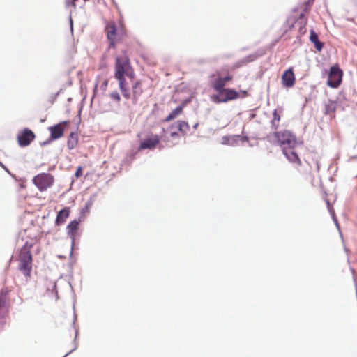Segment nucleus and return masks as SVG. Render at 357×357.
Wrapping results in <instances>:
<instances>
[{
  "label": "nucleus",
  "instance_id": "nucleus-1",
  "mask_svg": "<svg viewBox=\"0 0 357 357\" xmlns=\"http://www.w3.org/2000/svg\"><path fill=\"white\" fill-rule=\"evenodd\" d=\"M126 76L130 79H133L135 77V71L130 64L128 56L126 53H123L116 58L114 77L119 82V86L123 96L126 99H130L131 94L126 86Z\"/></svg>",
  "mask_w": 357,
  "mask_h": 357
},
{
  "label": "nucleus",
  "instance_id": "nucleus-2",
  "mask_svg": "<svg viewBox=\"0 0 357 357\" xmlns=\"http://www.w3.org/2000/svg\"><path fill=\"white\" fill-rule=\"evenodd\" d=\"M32 247L33 243L26 242L20 253L19 269L26 277H30L32 270Z\"/></svg>",
  "mask_w": 357,
  "mask_h": 357
},
{
  "label": "nucleus",
  "instance_id": "nucleus-3",
  "mask_svg": "<svg viewBox=\"0 0 357 357\" xmlns=\"http://www.w3.org/2000/svg\"><path fill=\"white\" fill-rule=\"evenodd\" d=\"M105 30L109 41V47H115L116 43L126 36V28L121 21H119L118 27L114 22H107Z\"/></svg>",
  "mask_w": 357,
  "mask_h": 357
},
{
  "label": "nucleus",
  "instance_id": "nucleus-4",
  "mask_svg": "<svg viewBox=\"0 0 357 357\" xmlns=\"http://www.w3.org/2000/svg\"><path fill=\"white\" fill-rule=\"evenodd\" d=\"M273 137L282 151L284 149H294L297 146L296 137L289 130L276 131L273 133Z\"/></svg>",
  "mask_w": 357,
  "mask_h": 357
},
{
  "label": "nucleus",
  "instance_id": "nucleus-5",
  "mask_svg": "<svg viewBox=\"0 0 357 357\" xmlns=\"http://www.w3.org/2000/svg\"><path fill=\"white\" fill-rule=\"evenodd\" d=\"M10 290L7 288H3L0 291V324H3L9 314Z\"/></svg>",
  "mask_w": 357,
  "mask_h": 357
},
{
  "label": "nucleus",
  "instance_id": "nucleus-6",
  "mask_svg": "<svg viewBox=\"0 0 357 357\" xmlns=\"http://www.w3.org/2000/svg\"><path fill=\"white\" fill-rule=\"evenodd\" d=\"M54 182V176L49 173H41L33 178V183L38 189L43 192L52 186Z\"/></svg>",
  "mask_w": 357,
  "mask_h": 357
},
{
  "label": "nucleus",
  "instance_id": "nucleus-7",
  "mask_svg": "<svg viewBox=\"0 0 357 357\" xmlns=\"http://www.w3.org/2000/svg\"><path fill=\"white\" fill-rule=\"evenodd\" d=\"M342 76L343 71L337 64L331 66L328 73V85L331 88H337L342 82Z\"/></svg>",
  "mask_w": 357,
  "mask_h": 357
},
{
  "label": "nucleus",
  "instance_id": "nucleus-8",
  "mask_svg": "<svg viewBox=\"0 0 357 357\" xmlns=\"http://www.w3.org/2000/svg\"><path fill=\"white\" fill-rule=\"evenodd\" d=\"M241 98V93L232 89H225L221 95H213L211 97L212 101L216 103L227 102Z\"/></svg>",
  "mask_w": 357,
  "mask_h": 357
},
{
  "label": "nucleus",
  "instance_id": "nucleus-9",
  "mask_svg": "<svg viewBox=\"0 0 357 357\" xmlns=\"http://www.w3.org/2000/svg\"><path fill=\"white\" fill-rule=\"evenodd\" d=\"M35 139V134L29 129L25 128L17 136V142L20 146H27Z\"/></svg>",
  "mask_w": 357,
  "mask_h": 357
},
{
  "label": "nucleus",
  "instance_id": "nucleus-10",
  "mask_svg": "<svg viewBox=\"0 0 357 357\" xmlns=\"http://www.w3.org/2000/svg\"><path fill=\"white\" fill-rule=\"evenodd\" d=\"M68 124V121H65L50 127L49 130L50 132V139L52 140H55L63 137L64 128Z\"/></svg>",
  "mask_w": 357,
  "mask_h": 357
},
{
  "label": "nucleus",
  "instance_id": "nucleus-11",
  "mask_svg": "<svg viewBox=\"0 0 357 357\" xmlns=\"http://www.w3.org/2000/svg\"><path fill=\"white\" fill-rule=\"evenodd\" d=\"M159 143L160 137L158 135H152L140 143L139 149H153Z\"/></svg>",
  "mask_w": 357,
  "mask_h": 357
},
{
  "label": "nucleus",
  "instance_id": "nucleus-12",
  "mask_svg": "<svg viewBox=\"0 0 357 357\" xmlns=\"http://www.w3.org/2000/svg\"><path fill=\"white\" fill-rule=\"evenodd\" d=\"M282 84L287 88H291L295 84V75L292 68L285 70L282 75Z\"/></svg>",
  "mask_w": 357,
  "mask_h": 357
},
{
  "label": "nucleus",
  "instance_id": "nucleus-13",
  "mask_svg": "<svg viewBox=\"0 0 357 357\" xmlns=\"http://www.w3.org/2000/svg\"><path fill=\"white\" fill-rule=\"evenodd\" d=\"M287 159L291 163H295L298 166L302 165V162L298 154L294 151V149H284L282 151Z\"/></svg>",
  "mask_w": 357,
  "mask_h": 357
},
{
  "label": "nucleus",
  "instance_id": "nucleus-14",
  "mask_svg": "<svg viewBox=\"0 0 357 357\" xmlns=\"http://www.w3.org/2000/svg\"><path fill=\"white\" fill-rule=\"evenodd\" d=\"M132 101L137 103L140 96L142 95L144 90L142 86V82L138 80L133 83L132 86Z\"/></svg>",
  "mask_w": 357,
  "mask_h": 357
},
{
  "label": "nucleus",
  "instance_id": "nucleus-15",
  "mask_svg": "<svg viewBox=\"0 0 357 357\" xmlns=\"http://www.w3.org/2000/svg\"><path fill=\"white\" fill-rule=\"evenodd\" d=\"M79 222L77 220H75L71 221L67 226L68 234L71 238L73 243L75 241V238L79 228Z\"/></svg>",
  "mask_w": 357,
  "mask_h": 357
},
{
  "label": "nucleus",
  "instance_id": "nucleus-16",
  "mask_svg": "<svg viewBox=\"0 0 357 357\" xmlns=\"http://www.w3.org/2000/svg\"><path fill=\"white\" fill-rule=\"evenodd\" d=\"M226 83L223 80L222 77L218 76L212 84L213 89L218 93V95H221L222 91L225 89V86Z\"/></svg>",
  "mask_w": 357,
  "mask_h": 357
},
{
  "label": "nucleus",
  "instance_id": "nucleus-17",
  "mask_svg": "<svg viewBox=\"0 0 357 357\" xmlns=\"http://www.w3.org/2000/svg\"><path fill=\"white\" fill-rule=\"evenodd\" d=\"M70 215V208L68 207L64 208L63 209L61 210L56 216V224L59 225L61 224H63L66 220L68 218Z\"/></svg>",
  "mask_w": 357,
  "mask_h": 357
},
{
  "label": "nucleus",
  "instance_id": "nucleus-18",
  "mask_svg": "<svg viewBox=\"0 0 357 357\" xmlns=\"http://www.w3.org/2000/svg\"><path fill=\"white\" fill-rule=\"evenodd\" d=\"M282 109H275L273 112V119L271 121V127L274 130H277L280 126V114Z\"/></svg>",
  "mask_w": 357,
  "mask_h": 357
},
{
  "label": "nucleus",
  "instance_id": "nucleus-19",
  "mask_svg": "<svg viewBox=\"0 0 357 357\" xmlns=\"http://www.w3.org/2000/svg\"><path fill=\"white\" fill-rule=\"evenodd\" d=\"M79 142L78 135L76 132H71L68 137L67 146L70 150L75 149Z\"/></svg>",
  "mask_w": 357,
  "mask_h": 357
},
{
  "label": "nucleus",
  "instance_id": "nucleus-20",
  "mask_svg": "<svg viewBox=\"0 0 357 357\" xmlns=\"http://www.w3.org/2000/svg\"><path fill=\"white\" fill-rule=\"evenodd\" d=\"M183 105H179L176 109L172 111V112L165 118L164 120L166 122H169L176 118H177L183 111Z\"/></svg>",
  "mask_w": 357,
  "mask_h": 357
},
{
  "label": "nucleus",
  "instance_id": "nucleus-21",
  "mask_svg": "<svg viewBox=\"0 0 357 357\" xmlns=\"http://www.w3.org/2000/svg\"><path fill=\"white\" fill-rule=\"evenodd\" d=\"M310 40L314 43L315 48L321 51L323 48V43L319 40L318 35L314 30L310 31Z\"/></svg>",
  "mask_w": 357,
  "mask_h": 357
},
{
  "label": "nucleus",
  "instance_id": "nucleus-22",
  "mask_svg": "<svg viewBox=\"0 0 357 357\" xmlns=\"http://www.w3.org/2000/svg\"><path fill=\"white\" fill-rule=\"evenodd\" d=\"M175 125L182 136L185 135L187 132L190 130V126L186 121H178Z\"/></svg>",
  "mask_w": 357,
  "mask_h": 357
},
{
  "label": "nucleus",
  "instance_id": "nucleus-23",
  "mask_svg": "<svg viewBox=\"0 0 357 357\" xmlns=\"http://www.w3.org/2000/svg\"><path fill=\"white\" fill-rule=\"evenodd\" d=\"M177 129L176 126L175 124H172L169 126L168 130H169L170 137L172 138H179L181 137V133L179 131H176Z\"/></svg>",
  "mask_w": 357,
  "mask_h": 357
},
{
  "label": "nucleus",
  "instance_id": "nucleus-24",
  "mask_svg": "<svg viewBox=\"0 0 357 357\" xmlns=\"http://www.w3.org/2000/svg\"><path fill=\"white\" fill-rule=\"evenodd\" d=\"M300 18L301 19H304L303 20V22H302L301 23V26L299 27V29H298V32L301 35H303L306 32V28H305V26H306V24H307V18L305 17V15L303 13H301L300 15Z\"/></svg>",
  "mask_w": 357,
  "mask_h": 357
},
{
  "label": "nucleus",
  "instance_id": "nucleus-25",
  "mask_svg": "<svg viewBox=\"0 0 357 357\" xmlns=\"http://www.w3.org/2000/svg\"><path fill=\"white\" fill-rule=\"evenodd\" d=\"M336 109V104L334 102H331L330 103L325 105V113L326 114H331L334 113Z\"/></svg>",
  "mask_w": 357,
  "mask_h": 357
},
{
  "label": "nucleus",
  "instance_id": "nucleus-26",
  "mask_svg": "<svg viewBox=\"0 0 357 357\" xmlns=\"http://www.w3.org/2000/svg\"><path fill=\"white\" fill-rule=\"evenodd\" d=\"M251 60L248 59H243L242 60H240L238 61V62H236V63H234L232 67H231V70H235L236 68H241L243 66L247 64L248 62H250Z\"/></svg>",
  "mask_w": 357,
  "mask_h": 357
},
{
  "label": "nucleus",
  "instance_id": "nucleus-27",
  "mask_svg": "<svg viewBox=\"0 0 357 357\" xmlns=\"http://www.w3.org/2000/svg\"><path fill=\"white\" fill-rule=\"evenodd\" d=\"M233 138L235 141L240 140L243 143L248 142V137L246 136H243V135H234V136H233Z\"/></svg>",
  "mask_w": 357,
  "mask_h": 357
},
{
  "label": "nucleus",
  "instance_id": "nucleus-28",
  "mask_svg": "<svg viewBox=\"0 0 357 357\" xmlns=\"http://www.w3.org/2000/svg\"><path fill=\"white\" fill-rule=\"evenodd\" d=\"M110 98L112 100L116 101L117 102H119L121 100L120 95L117 91H114V92L111 93Z\"/></svg>",
  "mask_w": 357,
  "mask_h": 357
},
{
  "label": "nucleus",
  "instance_id": "nucleus-29",
  "mask_svg": "<svg viewBox=\"0 0 357 357\" xmlns=\"http://www.w3.org/2000/svg\"><path fill=\"white\" fill-rule=\"evenodd\" d=\"M83 174V169L81 166L78 167L75 171V176L78 178Z\"/></svg>",
  "mask_w": 357,
  "mask_h": 357
},
{
  "label": "nucleus",
  "instance_id": "nucleus-30",
  "mask_svg": "<svg viewBox=\"0 0 357 357\" xmlns=\"http://www.w3.org/2000/svg\"><path fill=\"white\" fill-rule=\"evenodd\" d=\"M223 80L225 83L230 82L233 79V76L231 75H227V76L222 77Z\"/></svg>",
  "mask_w": 357,
  "mask_h": 357
},
{
  "label": "nucleus",
  "instance_id": "nucleus-31",
  "mask_svg": "<svg viewBox=\"0 0 357 357\" xmlns=\"http://www.w3.org/2000/svg\"><path fill=\"white\" fill-rule=\"evenodd\" d=\"M107 85H108V80L107 79H105L103 81V82L102 83V85H101L102 89L103 91H106Z\"/></svg>",
  "mask_w": 357,
  "mask_h": 357
},
{
  "label": "nucleus",
  "instance_id": "nucleus-32",
  "mask_svg": "<svg viewBox=\"0 0 357 357\" xmlns=\"http://www.w3.org/2000/svg\"><path fill=\"white\" fill-rule=\"evenodd\" d=\"M239 93H241V98L248 96V92L246 91H241Z\"/></svg>",
  "mask_w": 357,
  "mask_h": 357
},
{
  "label": "nucleus",
  "instance_id": "nucleus-33",
  "mask_svg": "<svg viewBox=\"0 0 357 357\" xmlns=\"http://www.w3.org/2000/svg\"><path fill=\"white\" fill-rule=\"evenodd\" d=\"M75 1H76V0H72V1H71V3H71V5H72L73 6H74V7H75Z\"/></svg>",
  "mask_w": 357,
  "mask_h": 357
},
{
  "label": "nucleus",
  "instance_id": "nucleus-34",
  "mask_svg": "<svg viewBox=\"0 0 357 357\" xmlns=\"http://www.w3.org/2000/svg\"><path fill=\"white\" fill-rule=\"evenodd\" d=\"M97 87H98V84L96 83V85H95V86H94V93H96V91H97Z\"/></svg>",
  "mask_w": 357,
  "mask_h": 357
},
{
  "label": "nucleus",
  "instance_id": "nucleus-35",
  "mask_svg": "<svg viewBox=\"0 0 357 357\" xmlns=\"http://www.w3.org/2000/svg\"><path fill=\"white\" fill-rule=\"evenodd\" d=\"M90 206H91V203L88 202V203L86 204V208L90 207Z\"/></svg>",
  "mask_w": 357,
  "mask_h": 357
}]
</instances>
